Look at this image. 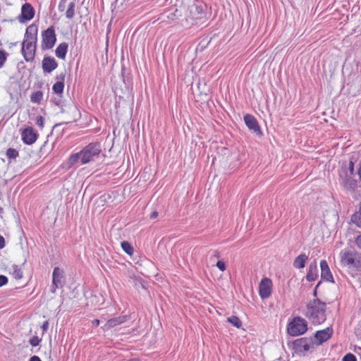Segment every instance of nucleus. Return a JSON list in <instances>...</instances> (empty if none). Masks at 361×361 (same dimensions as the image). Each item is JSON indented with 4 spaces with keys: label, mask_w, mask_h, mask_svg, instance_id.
I'll return each mask as SVG.
<instances>
[{
    "label": "nucleus",
    "mask_w": 361,
    "mask_h": 361,
    "mask_svg": "<svg viewBox=\"0 0 361 361\" xmlns=\"http://www.w3.org/2000/svg\"><path fill=\"white\" fill-rule=\"evenodd\" d=\"M351 221L361 228V202L360 203L359 211L352 215Z\"/></svg>",
    "instance_id": "393cba45"
},
{
    "label": "nucleus",
    "mask_w": 361,
    "mask_h": 361,
    "mask_svg": "<svg viewBox=\"0 0 361 361\" xmlns=\"http://www.w3.org/2000/svg\"><path fill=\"white\" fill-rule=\"evenodd\" d=\"M243 119L246 126L250 131L259 137L262 135L258 121L252 114H245Z\"/></svg>",
    "instance_id": "9d476101"
},
{
    "label": "nucleus",
    "mask_w": 361,
    "mask_h": 361,
    "mask_svg": "<svg viewBox=\"0 0 361 361\" xmlns=\"http://www.w3.org/2000/svg\"><path fill=\"white\" fill-rule=\"evenodd\" d=\"M227 322L238 329H240L242 326V322L237 316L233 315L228 317L227 318Z\"/></svg>",
    "instance_id": "a878e982"
},
{
    "label": "nucleus",
    "mask_w": 361,
    "mask_h": 361,
    "mask_svg": "<svg viewBox=\"0 0 361 361\" xmlns=\"http://www.w3.org/2000/svg\"><path fill=\"white\" fill-rule=\"evenodd\" d=\"M341 264L356 271L361 270V260L357 253L352 250H344L340 253Z\"/></svg>",
    "instance_id": "7ed1b4c3"
},
{
    "label": "nucleus",
    "mask_w": 361,
    "mask_h": 361,
    "mask_svg": "<svg viewBox=\"0 0 361 361\" xmlns=\"http://www.w3.org/2000/svg\"><path fill=\"white\" fill-rule=\"evenodd\" d=\"M8 278L4 275H0V287L6 285L8 283Z\"/></svg>",
    "instance_id": "ea45409f"
},
{
    "label": "nucleus",
    "mask_w": 361,
    "mask_h": 361,
    "mask_svg": "<svg viewBox=\"0 0 361 361\" xmlns=\"http://www.w3.org/2000/svg\"><path fill=\"white\" fill-rule=\"evenodd\" d=\"M67 0H61L58 6V9L60 12H63L66 8V4Z\"/></svg>",
    "instance_id": "4c0bfd02"
},
{
    "label": "nucleus",
    "mask_w": 361,
    "mask_h": 361,
    "mask_svg": "<svg viewBox=\"0 0 361 361\" xmlns=\"http://www.w3.org/2000/svg\"><path fill=\"white\" fill-rule=\"evenodd\" d=\"M342 361H357V358L354 354L348 353L343 357Z\"/></svg>",
    "instance_id": "473e14b6"
},
{
    "label": "nucleus",
    "mask_w": 361,
    "mask_h": 361,
    "mask_svg": "<svg viewBox=\"0 0 361 361\" xmlns=\"http://www.w3.org/2000/svg\"><path fill=\"white\" fill-rule=\"evenodd\" d=\"M58 66V63L54 58L51 56H44L42 60V69L45 73H51Z\"/></svg>",
    "instance_id": "dca6fc26"
},
{
    "label": "nucleus",
    "mask_w": 361,
    "mask_h": 361,
    "mask_svg": "<svg viewBox=\"0 0 361 361\" xmlns=\"http://www.w3.org/2000/svg\"><path fill=\"white\" fill-rule=\"evenodd\" d=\"M7 59V54L4 50H0V68H1Z\"/></svg>",
    "instance_id": "72a5a7b5"
},
{
    "label": "nucleus",
    "mask_w": 361,
    "mask_h": 361,
    "mask_svg": "<svg viewBox=\"0 0 361 361\" xmlns=\"http://www.w3.org/2000/svg\"><path fill=\"white\" fill-rule=\"evenodd\" d=\"M321 278L328 282L334 283V276L329 269V264L325 259L320 261Z\"/></svg>",
    "instance_id": "2eb2a0df"
},
{
    "label": "nucleus",
    "mask_w": 361,
    "mask_h": 361,
    "mask_svg": "<svg viewBox=\"0 0 361 361\" xmlns=\"http://www.w3.org/2000/svg\"><path fill=\"white\" fill-rule=\"evenodd\" d=\"M64 285V272L59 267H54L52 272L51 293H55L57 288H61Z\"/></svg>",
    "instance_id": "6e6552de"
},
{
    "label": "nucleus",
    "mask_w": 361,
    "mask_h": 361,
    "mask_svg": "<svg viewBox=\"0 0 361 361\" xmlns=\"http://www.w3.org/2000/svg\"><path fill=\"white\" fill-rule=\"evenodd\" d=\"M321 283H322V281H319V282L317 283V286H315L314 289V291H313V293H312V294H313V295H314V297H317V288H318V287L320 286V284H321Z\"/></svg>",
    "instance_id": "c03bdc74"
},
{
    "label": "nucleus",
    "mask_w": 361,
    "mask_h": 361,
    "mask_svg": "<svg viewBox=\"0 0 361 361\" xmlns=\"http://www.w3.org/2000/svg\"><path fill=\"white\" fill-rule=\"evenodd\" d=\"M41 341H42V339L39 338L37 336H34L30 338L29 343L32 347H36L39 345Z\"/></svg>",
    "instance_id": "2f4dec72"
},
{
    "label": "nucleus",
    "mask_w": 361,
    "mask_h": 361,
    "mask_svg": "<svg viewBox=\"0 0 361 361\" xmlns=\"http://www.w3.org/2000/svg\"><path fill=\"white\" fill-rule=\"evenodd\" d=\"M181 16L180 11L176 7H171L168 11L162 14V18H168L169 21H173Z\"/></svg>",
    "instance_id": "412c9836"
},
{
    "label": "nucleus",
    "mask_w": 361,
    "mask_h": 361,
    "mask_svg": "<svg viewBox=\"0 0 361 361\" xmlns=\"http://www.w3.org/2000/svg\"><path fill=\"white\" fill-rule=\"evenodd\" d=\"M35 16V10L31 4L26 3L22 6L21 13L19 16V21L24 23L30 20Z\"/></svg>",
    "instance_id": "4468645a"
},
{
    "label": "nucleus",
    "mask_w": 361,
    "mask_h": 361,
    "mask_svg": "<svg viewBox=\"0 0 361 361\" xmlns=\"http://www.w3.org/2000/svg\"><path fill=\"white\" fill-rule=\"evenodd\" d=\"M214 256L215 257H220L219 252V251H217V250H214Z\"/></svg>",
    "instance_id": "8fccbe9b"
},
{
    "label": "nucleus",
    "mask_w": 361,
    "mask_h": 361,
    "mask_svg": "<svg viewBox=\"0 0 361 361\" xmlns=\"http://www.w3.org/2000/svg\"><path fill=\"white\" fill-rule=\"evenodd\" d=\"M3 212V208L0 207V213Z\"/></svg>",
    "instance_id": "603ef678"
},
{
    "label": "nucleus",
    "mask_w": 361,
    "mask_h": 361,
    "mask_svg": "<svg viewBox=\"0 0 361 361\" xmlns=\"http://www.w3.org/2000/svg\"><path fill=\"white\" fill-rule=\"evenodd\" d=\"M36 125L40 128H43L44 127V118L42 116H39L36 118Z\"/></svg>",
    "instance_id": "f704fd0d"
},
{
    "label": "nucleus",
    "mask_w": 361,
    "mask_h": 361,
    "mask_svg": "<svg viewBox=\"0 0 361 361\" xmlns=\"http://www.w3.org/2000/svg\"><path fill=\"white\" fill-rule=\"evenodd\" d=\"M272 281L267 277L263 278L259 284V295L262 300L269 298L272 293Z\"/></svg>",
    "instance_id": "0eeeda50"
},
{
    "label": "nucleus",
    "mask_w": 361,
    "mask_h": 361,
    "mask_svg": "<svg viewBox=\"0 0 361 361\" xmlns=\"http://www.w3.org/2000/svg\"><path fill=\"white\" fill-rule=\"evenodd\" d=\"M65 78H66V72H62L59 75H56V82L64 83Z\"/></svg>",
    "instance_id": "e433bc0d"
},
{
    "label": "nucleus",
    "mask_w": 361,
    "mask_h": 361,
    "mask_svg": "<svg viewBox=\"0 0 361 361\" xmlns=\"http://www.w3.org/2000/svg\"><path fill=\"white\" fill-rule=\"evenodd\" d=\"M102 151L101 145L99 142H91L84 147L79 152L71 154L68 159L71 166L75 165L79 161L81 164H87L94 160Z\"/></svg>",
    "instance_id": "f03ea898"
},
{
    "label": "nucleus",
    "mask_w": 361,
    "mask_h": 361,
    "mask_svg": "<svg viewBox=\"0 0 361 361\" xmlns=\"http://www.w3.org/2000/svg\"><path fill=\"white\" fill-rule=\"evenodd\" d=\"M342 185L345 190L353 192L357 188V181L352 176L346 175L342 180Z\"/></svg>",
    "instance_id": "6ab92c4d"
},
{
    "label": "nucleus",
    "mask_w": 361,
    "mask_h": 361,
    "mask_svg": "<svg viewBox=\"0 0 361 361\" xmlns=\"http://www.w3.org/2000/svg\"><path fill=\"white\" fill-rule=\"evenodd\" d=\"M307 322L300 316L294 317L287 325V333L290 336L303 335L307 331Z\"/></svg>",
    "instance_id": "39448f33"
},
{
    "label": "nucleus",
    "mask_w": 361,
    "mask_h": 361,
    "mask_svg": "<svg viewBox=\"0 0 361 361\" xmlns=\"http://www.w3.org/2000/svg\"><path fill=\"white\" fill-rule=\"evenodd\" d=\"M158 215H159L158 212L157 211H154L150 214V219H156L158 216Z\"/></svg>",
    "instance_id": "49530a36"
},
{
    "label": "nucleus",
    "mask_w": 361,
    "mask_h": 361,
    "mask_svg": "<svg viewBox=\"0 0 361 361\" xmlns=\"http://www.w3.org/2000/svg\"><path fill=\"white\" fill-rule=\"evenodd\" d=\"M208 10L206 4L199 0H195L188 8L187 17L193 20H206L207 19Z\"/></svg>",
    "instance_id": "20e7f679"
},
{
    "label": "nucleus",
    "mask_w": 361,
    "mask_h": 361,
    "mask_svg": "<svg viewBox=\"0 0 361 361\" xmlns=\"http://www.w3.org/2000/svg\"><path fill=\"white\" fill-rule=\"evenodd\" d=\"M6 155L8 159H15L19 156V152L14 148H8L6 150Z\"/></svg>",
    "instance_id": "c756f323"
},
{
    "label": "nucleus",
    "mask_w": 361,
    "mask_h": 361,
    "mask_svg": "<svg viewBox=\"0 0 361 361\" xmlns=\"http://www.w3.org/2000/svg\"><path fill=\"white\" fill-rule=\"evenodd\" d=\"M43 98V93L41 91L33 92L30 97L31 102L39 104Z\"/></svg>",
    "instance_id": "c85d7f7f"
},
{
    "label": "nucleus",
    "mask_w": 361,
    "mask_h": 361,
    "mask_svg": "<svg viewBox=\"0 0 361 361\" xmlns=\"http://www.w3.org/2000/svg\"><path fill=\"white\" fill-rule=\"evenodd\" d=\"M43 333L47 332L49 329V322L44 321L42 325Z\"/></svg>",
    "instance_id": "a19ab883"
},
{
    "label": "nucleus",
    "mask_w": 361,
    "mask_h": 361,
    "mask_svg": "<svg viewBox=\"0 0 361 361\" xmlns=\"http://www.w3.org/2000/svg\"><path fill=\"white\" fill-rule=\"evenodd\" d=\"M92 326H98L100 324V321H99V319H96L92 322Z\"/></svg>",
    "instance_id": "09e8293b"
},
{
    "label": "nucleus",
    "mask_w": 361,
    "mask_h": 361,
    "mask_svg": "<svg viewBox=\"0 0 361 361\" xmlns=\"http://www.w3.org/2000/svg\"><path fill=\"white\" fill-rule=\"evenodd\" d=\"M38 135L36 133L32 127L25 128L21 133V138L23 142L28 145L35 143L37 139Z\"/></svg>",
    "instance_id": "ddd939ff"
},
{
    "label": "nucleus",
    "mask_w": 361,
    "mask_h": 361,
    "mask_svg": "<svg viewBox=\"0 0 361 361\" xmlns=\"http://www.w3.org/2000/svg\"><path fill=\"white\" fill-rule=\"evenodd\" d=\"M357 246L361 249V235H358L355 240Z\"/></svg>",
    "instance_id": "37998d69"
},
{
    "label": "nucleus",
    "mask_w": 361,
    "mask_h": 361,
    "mask_svg": "<svg viewBox=\"0 0 361 361\" xmlns=\"http://www.w3.org/2000/svg\"><path fill=\"white\" fill-rule=\"evenodd\" d=\"M5 239L4 238L0 235V249H2L5 247Z\"/></svg>",
    "instance_id": "79ce46f5"
},
{
    "label": "nucleus",
    "mask_w": 361,
    "mask_h": 361,
    "mask_svg": "<svg viewBox=\"0 0 361 361\" xmlns=\"http://www.w3.org/2000/svg\"><path fill=\"white\" fill-rule=\"evenodd\" d=\"M357 173H358L359 178H360V179L361 180V165H360V168L358 169Z\"/></svg>",
    "instance_id": "3c124183"
},
{
    "label": "nucleus",
    "mask_w": 361,
    "mask_h": 361,
    "mask_svg": "<svg viewBox=\"0 0 361 361\" xmlns=\"http://www.w3.org/2000/svg\"><path fill=\"white\" fill-rule=\"evenodd\" d=\"M68 44L66 42L59 44L55 50L56 56L59 59H64L68 51Z\"/></svg>",
    "instance_id": "5701e85b"
},
{
    "label": "nucleus",
    "mask_w": 361,
    "mask_h": 361,
    "mask_svg": "<svg viewBox=\"0 0 361 361\" xmlns=\"http://www.w3.org/2000/svg\"><path fill=\"white\" fill-rule=\"evenodd\" d=\"M42 47L43 49H51L56 43V37L53 27L47 28L42 32Z\"/></svg>",
    "instance_id": "423d86ee"
},
{
    "label": "nucleus",
    "mask_w": 361,
    "mask_h": 361,
    "mask_svg": "<svg viewBox=\"0 0 361 361\" xmlns=\"http://www.w3.org/2000/svg\"><path fill=\"white\" fill-rule=\"evenodd\" d=\"M334 334V329L331 326H328L324 329L317 331L314 334L315 343L317 345L323 344L329 341Z\"/></svg>",
    "instance_id": "1a4fd4ad"
},
{
    "label": "nucleus",
    "mask_w": 361,
    "mask_h": 361,
    "mask_svg": "<svg viewBox=\"0 0 361 361\" xmlns=\"http://www.w3.org/2000/svg\"><path fill=\"white\" fill-rule=\"evenodd\" d=\"M36 51V42L23 41L22 43V54L26 61L34 59Z\"/></svg>",
    "instance_id": "f8f14e48"
},
{
    "label": "nucleus",
    "mask_w": 361,
    "mask_h": 361,
    "mask_svg": "<svg viewBox=\"0 0 361 361\" xmlns=\"http://www.w3.org/2000/svg\"><path fill=\"white\" fill-rule=\"evenodd\" d=\"M75 3L74 1H71L68 4V9L66 12V17L68 19H72L75 16Z\"/></svg>",
    "instance_id": "bb28decb"
},
{
    "label": "nucleus",
    "mask_w": 361,
    "mask_h": 361,
    "mask_svg": "<svg viewBox=\"0 0 361 361\" xmlns=\"http://www.w3.org/2000/svg\"><path fill=\"white\" fill-rule=\"evenodd\" d=\"M216 266L218 267V269L219 270H221V271H224L226 270V264L224 261L222 260H219L217 262H216Z\"/></svg>",
    "instance_id": "c9c22d12"
},
{
    "label": "nucleus",
    "mask_w": 361,
    "mask_h": 361,
    "mask_svg": "<svg viewBox=\"0 0 361 361\" xmlns=\"http://www.w3.org/2000/svg\"><path fill=\"white\" fill-rule=\"evenodd\" d=\"M63 89L64 83L62 82H56L52 87L53 91L58 94H61L63 91Z\"/></svg>",
    "instance_id": "7c9ffc66"
},
{
    "label": "nucleus",
    "mask_w": 361,
    "mask_h": 361,
    "mask_svg": "<svg viewBox=\"0 0 361 361\" xmlns=\"http://www.w3.org/2000/svg\"><path fill=\"white\" fill-rule=\"evenodd\" d=\"M37 27L35 25H29L26 29L23 41L37 43Z\"/></svg>",
    "instance_id": "f3484780"
},
{
    "label": "nucleus",
    "mask_w": 361,
    "mask_h": 361,
    "mask_svg": "<svg viewBox=\"0 0 361 361\" xmlns=\"http://www.w3.org/2000/svg\"><path fill=\"white\" fill-rule=\"evenodd\" d=\"M308 259V256L305 253H301L293 261V267L296 269H303L305 267Z\"/></svg>",
    "instance_id": "4be33fe9"
},
{
    "label": "nucleus",
    "mask_w": 361,
    "mask_h": 361,
    "mask_svg": "<svg viewBox=\"0 0 361 361\" xmlns=\"http://www.w3.org/2000/svg\"><path fill=\"white\" fill-rule=\"evenodd\" d=\"M304 315L312 324H322L326 320V304L319 298H314L307 302Z\"/></svg>",
    "instance_id": "f257e3e1"
},
{
    "label": "nucleus",
    "mask_w": 361,
    "mask_h": 361,
    "mask_svg": "<svg viewBox=\"0 0 361 361\" xmlns=\"http://www.w3.org/2000/svg\"><path fill=\"white\" fill-rule=\"evenodd\" d=\"M318 277V270L316 262L310 263L308 267L306 279L308 281H314Z\"/></svg>",
    "instance_id": "aec40b11"
},
{
    "label": "nucleus",
    "mask_w": 361,
    "mask_h": 361,
    "mask_svg": "<svg viewBox=\"0 0 361 361\" xmlns=\"http://www.w3.org/2000/svg\"><path fill=\"white\" fill-rule=\"evenodd\" d=\"M128 319V316L121 315L117 317L111 318L109 319L104 326V330H109L116 326L125 323Z\"/></svg>",
    "instance_id": "a211bd4d"
},
{
    "label": "nucleus",
    "mask_w": 361,
    "mask_h": 361,
    "mask_svg": "<svg viewBox=\"0 0 361 361\" xmlns=\"http://www.w3.org/2000/svg\"><path fill=\"white\" fill-rule=\"evenodd\" d=\"M358 349L361 350V348H359Z\"/></svg>",
    "instance_id": "864d4df0"
},
{
    "label": "nucleus",
    "mask_w": 361,
    "mask_h": 361,
    "mask_svg": "<svg viewBox=\"0 0 361 361\" xmlns=\"http://www.w3.org/2000/svg\"><path fill=\"white\" fill-rule=\"evenodd\" d=\"M11 274H12L13 277L15 279H20L23 276V271L20 267H19L18 265H13Z\"/></svg>",
    "instance_id": "b1692460"
},
{
    "label": "nucleus",
    "mask_w": 361,
    "mask_h": 361,
    "mask_svg": "<svg viewBox=\"0 0 361 361\" xmlns=\"http://www.w3.org/2000/svg\"><path fill=\"white\" fill-rule=\"evenodd\" d=\"M29 361H42V360L38 356L33 355L30 358Z\"/></svg>",
    "instance_id": "de8ad7c7"
},
{
    "label": "nucleus",
    "mask_w": 361,
    "mask_h": 361,
    "mask_svg": "<svg viewBox=\"0 0 361 361\" xmlns=\"http://www.w3.org/2000/svg\"><path fill=\"white\" fill-rule=\"evenodd\" d=\"M311 343L306 337L300 338L293 342V348L298 354L304 353L310 350Z\"/></svg>",
    "instance_id": "9b49d317"
},
{
    "label": "nucleus",
    "mask_w": 361,
    "mask_h": 361,
    "mask_svg": "<svg viewBox=\"0 0 361 361\" xmlns=\"http://www.w3.org/2000/svg\"><path fill=\"white\" fill-rule=\"evenodd\" d=\"M76 122V120L75 119L73 121H69V122H63V123H56L54 126L53 127V130H57L63 124H69V123H75Z\"/></svg>",
    "instance_id": "58836bf2"
},
{
    "label": "nucleus",
    "mask_w": 361,
    "mask_h": 361,
    "mask_svg": "<svg viewBox=\"0 0 361 361\" xmlns=\"http://www.w3.org/2000/svg\"><path fill=\"white\" fill-rule=\"evenodd\" d=\"M121 247L123 250L128 255H132L133 254L134 248L128 241L121 242Z\"/></svg>",
    "instance_id": "cd10ccee"
},
{
    "label": "nucleus",
    "mask_w": 361,
    "mask_h": 361,
    "mask_svg": "<svg viewBox=\"0 0 361 361\" xmlns=\"http://www.w3.org/2000/svg\"><path fill=\"white\" fill-rule=\"evenodd\" d=\"M349 171H350V175H353V172H354V165H353V161H350V164H349Z\"/></svg>",
    "instance_id": "a18cd8bd"
}]
</instances>
